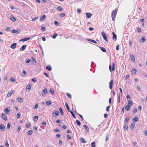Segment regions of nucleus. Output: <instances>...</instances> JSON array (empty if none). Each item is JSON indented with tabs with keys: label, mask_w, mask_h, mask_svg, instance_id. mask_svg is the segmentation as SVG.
I'll return each instance as SVG.
<instances>
[{
	"label": "nucleus",
	"mask_w": 147,
	"mask_h": 147,
	"mask_svg": "<svg viewBox=\"0 0 147 147\" xmlns=\"http://www.w3.org/2000/svg\"><path fill=\"white\" fill-rule=\"evenodd\" d=\"M131 107L129 106V105H126L125 107V109L127 111H129Z\"/></svg>",
	"instance_id": "nucleus-15"
},
{
	"label": "nucleus",
	"mask_w": 147,
	"mask_h": 147,
	"mask_svg": "<svg viewBox=\"0 0 147 147\" xmlns=\"http://www.w3.org/2000/svg\"><path fill=\"white\" fill-rule=\"evenodd\" d=\"M132 120L134 122L137 121L138 120V118L136 117H135L132 119Z\"/></svg>",
	"instance_id": "nucleus-28"
},
{
	"label": "nucleus",
	"mask_w": 147,
	"mask_h": 147,
	"mask_svg": "<svg viewBox=\"0 0 147 147\" xmlns=\"http://www.w3.org/2000/svg\"><path fill=\"white\" fill-rule=\"evenodd\" d=\"M128 105L129 106L131 107V106L133 105V103L132 101L131 100L128 101Z\"/></svg>",
	"instance_id": "nucleus-38"
},
{
	"label": "nucleus",
	"mask_w": 147,
	"mask_h": 147,
	"mask_svg": "<svg viewBox=\"0 0 147 147\" xmlns=\"http://www.w3.org/2000/svg\"><path fill=\"white\" fill-rule=\"evenodd\" d=\"M83 126L85 128V129L87 130V132H89V128L88 127L85 125H84Z\"/></svg>",
	"instance_id": "nucleus-27"
},
{
	"label": "nucleus",
	"mask_w": 147,
	"mask_h": 147,
	"mask_svg": "<svg viewBox=\"0 0 147 147\" xmlns=\"http://www.w3.org/2000/svg\"><path fill=\"white\" fill-rule=\"evenodd\" d=\"M33 133V131L32 130H30L27 132V133L28 135H31Z\"/></svg>",
	"instance_id": "nucleus-32"
},
{
	"label": "nucleus",
	"mask_w": 147,
	"mask_h": 147,
	"mask_svg": "<svg viewBox=\"0 0 147 147\" xmlns=\"http://www.w3.org/2000/svg\"><path fill=\"white\" fill-rule=\"evenodd\" d=\"M65 106L66 107L67 109L68 110V111L69 112L70 111V109H69V107L68 106V104L67 103H65Z\"/></svg>",
	"instance_id": "nucleus-31"
},
{
	"label": "nucleus",
	"mask_w": 147,
	"mask_h": 147,
	"mask_svg": "<svg viewBox=\"0 0 147 147\" xmlns=\"http://www.w3.org/2000/svg\"><path fill=\"white\" fill-rule=\"evenodd\" d=\"M66 94H67V96L69 98H71V96L70 94H69V93H67Z\"/></svg>",
	"instance_id": "nucleus-50"
},
{
	"label": "nucleus",
	"mask_w": 147,
	"mask_h": 147,
	"mask_svg": "<svg viewBox=\"0 0 147 147\" xmlns=\"http://www.w3.org/2000/svg\"><path fill=\"white\" fill-rule=\"evenodd\" d=\"M21 113L20 112H18L17 114V116L18 118H19L21 116Z\"/></svg>",
	"instance_id": "nucleus-46"
},
{
	"label": "nucleus",
	"mask_w": 147,
	"mask_h": 147,
	"mask_svg": "<svg viewBox=\"0 0 147 147\" xmlns=\"http://www.w3.org/2000/svg\"><path fill=\"white\" fill-rule=\"evenodd\" d=\"M10 111L7 108H5V113L7 114H8L9 113Z\"/></svg>",
	"instance_id": "nucleus-13"
},
{
	"label": "nucleus",
	"mask_w": 147,
	"mask_h": 147,
	"mask_svg": "<svg viewBox=\"0 0 147 147\" xmlns=\"http://www.w3.org/2000/svg\"><path fill=\"white\" fill-rule=\"evenodd\" d=\"M80 141L81 142L85 143H86V141L83 138H81L80 139Z\"/></svg>",
	"instance_id": "nucleus-33"
},
{
	"label": "nucleus",
	"mask_w": 147,
	"mask_h": 147,
	"mask_svg": "<svg viewBox=\"0 0 147 147\" xmlns=\"http://www.w3.org/2000/svg\"><path fill=\"white\" fill-rule=\"evenodd\" d=\"M108 116V115L107 114H105L104 115V116L105 118H107Z\"/></svg>",
	"instance_id": "nucleus-55"
},
{
	"label": "nucleus",
	"mask_w": 147,
	"mask_h": 147,
	"mask_svg": "<svg viewBox=\"0 0 147 147\" xmlns=\"http://www.w3.org/2000/svg\"><path fill=\"white\" fill-rule=\"evenodd\" d=\"M86 40L88 41H90L94 43H95V44L97 43V42H96V41H95L94 40H93L90 39H87Z\"/></svg>",
	"instance_id": "nucleus-23"
},
{
	"label": "nucleus",
	"mask_w": 147,
	"mask_h": 147,
	"mask_svg": "<svg viewBox=\"0 0 147 147\" xmlns=\"http://www.w3.org/2000/svg\"><path fill=\"white\" fill-rule=\"evenodd\" d=\"M63 35H64V34H57L54 33L53 35L52 36V37H57V36H63Z\"/></svg>",
	"instance_id": "nucleus-11"
},
{
	"label": "nucleus",
	"mask_w": 147,
	"mask_h": 147,
	"mask_svg": "<svg viewBox=\"0 0 147 147\" xmlns=\"http://www.w3.org/2000/svg\"><path fill=\"white\" fill-rule=\"evenodd\" d=\"M32 59L33 61V62H34V64L35 65H36L37 63L34 57H32Z\"/></svg>",
	"instance_id": "nucleus-34"
},
{
	"label": "nucleus",
	"mask_w": 147,
	"mask_h": 147,
	"mask_svg": "<svg viewBox=\"0 0 147 147\" xmlns=\"http://www.w3.org/2000/svg\"><path fill=\"white\" fill-rule=\"evenodd\" d=\"M59 110L60 112V113H61V115H63L64 114V113H63V110L61 108H59Z\"/></svg>",
	"instance_id": "nucleus-36"
},
{
	"label": "nucleus",
	"mask_w": 147,
	"mask_h": 147,
	"mask_svg": "<svg viewBox=\"0 0 147 147\" xmlns=\"http://www.w3.org/2000/svg\"><path fill=\"white\" fill-rule=\"evenodd\" d=\"M92 147H95V142H92L91 144Z\"/></svg>",
	"instance_id": "nucleus-43"
},
{
	"label": "nucleus",
	"mask_w": 147,
	"mask_h": 147,
	"mask_svg": "<svg viewBox=\"0 0 147 147\" xmlns=\"http://www.w3.org/2000/svg\"><path fill=\"white\" fill-rule=\"evenodd\" d=\"M129 118L128 116H127V117H126L125 118V121L124 123H127L129 121Z\"/></svg>",
	"instance_id": "nucleus-14"
},
{
	"label": "nucleus",
	"mask_w": 147,
	"mask_h": 147,
	"mask_svg": "<svg viewBox=\"0 0 147 147\" xmlns=\"http://www.w3.org/2000/svg\"><path fill=\"white\" fill-rule=\"evenodd\" d=\"M46 69H47L49 71H51V69H52V68L50 66H47L46 67Z\"/></svg>",
	"instance_id": "nucleus-30"
},
{
	"label": "nucleus",
	"mask_w": 147,
	"mask_h": 147,
	"mask_svg": "<svg viewBox=\"0 0 147 147\" xmlns=\"http://www.w3.org/2000/svg\"><path fill=\"white\" fill-rule=\"evenodd\" d=\"M0 129H1L2 131H4L5 130V126L3 124H0Z\"/></svg>",
	"instance_id": "nucleus-5"
},
{
	"label": "nucleus",
	"mask_w": 147,
	"mask_h": 147,
	"mask_svg": "<svg viewBox=\"0 0 147 147\" xmlns=\"http://www.w3.org/2000/svg\"><path fill=\"white\" fill-rule=\"evenodd\" d=\"M113 80H111L109 83V88L111 89H112L113 88Z\"/></svg>",
	"instance_id": "nucleus-6"
},
{
	"label": "nucleus",
	"mask_w": 147,
	"mask_h": 147,
	"mask_svg": "<svg viewBox=\"0 0 147 147\" xmlns=\"http://www.w3.org/2000/svg\"><path fill=\"white\" fill-rule=\"evenodd\" d=\"M49 91L52 95L54 93V90L52 89H51L49 90Z\"/></svg>",
	"instance_id": "nucleus-45"
},
{
	"label": "nucleus",
	"mask_w": 147,
	"mask_h": 147,
	"mask_svg": "<svg viewBox=\"0 0 147 147\" xmlns=\"http://www.w3.org/2000/svg\"><path fill=\"white\" fill-rule=\"evenodd\" d=\"M20 32V30L19 29H17L16 30H15L14 29H13L11 31V32L12 33H15L16 34H18Z\"/></svg>",
	"instance_id": "nucleus-4"
},
{
	"label": "nucleus",
	"mask_w": 147,
	"mask_h": 147,
	"mask_svg": "<svg viewBox=\"0 0 147 147\" xmlns=\"http://www.w3.org/2000/svg\"><path fill=\"white\" fill-rule=\"evenodd\" d=\"M30 126V125L28 123L26 125V126L27 128H28Z\"/></svg>",
	"instance_id": "nucleus-62"
},
{
	"label": "nucleus",
	"mask_w": 147,
	"mask_h": 147,
	"mask_svg": "<svg viewBox=\"0 0 147 147\" xmlns=\"http://www.w3.org/2000/svg\"><path fill=\"white\" fill-rule=\"evenodd\" d=\"M137 30L138 32H141V28H138L137 29Z\"/></svg>",
	"instance_id": "nucleus-63"
},
{
	"label": "nucleus",
	"mask_w": 147,
	"mask_h": 147,
	"mask_svg": "<svg viewBox=\"0 0 147 147\" xmlns=\"http://www.w3.org/2000/svg\"><path fill=\"white\" fill-rule=\"evenodd\" d=\"M21 129V127L20 126H18V130L17 131L18 132H19L20 129Z\"/></svg>",
	"instance_id": "nucleus-56"
},
{
	"label": "nucleus",
	"mask_w": 147,
	"mask_h": 147,
	"mask_svg": "<svg viewBox=\"0 0 147 147\" xmlns=\"http://www.w3.org/2000/svg\"><path fill=\"white\" fill-rule=\"evenodd\" d=\"M136 72V70L135 69H133L131 70V72L133 74H135Z\"/></svg>",
	"instance_id": "nucleus-44"
},
{
	"label": "nucleus",
	"mask_w": 147,
	"mask_h": 147,
	"mask_svg": "<svg viewBox=\"0 0 147 147\" xmlns=\"http://www.w3.org/2000/svg\"><path fill=\"white\" fill-rule=\"evenodd\" d=\"M10 80L13 82H15L16 81L15 79L13 77H11L10 79Z\"/></svg>",
	"instance_id": "nucleus-35"
},
{
	"label": "nucleus",
	"mask_w": 147,
	"mask_h": 147,
	"mask_svg": "<svg viewBox=\"0 0 147 147\" xmlns=\"http://www.w3.org/2000/svg\"><path fill=\"white\" fill-rule=\"evenodd\" d=\"M59 113L58 111H55L52 113V115L54 117H56L57 116L59 115Z\"/></svg>",
	"instance_id": "nucleus-2"
},
{
	"label": "nucleus",
	"mask_w": 147,
	"mask_h": 147,
	"mask_svg": "<svg viewBox=\"0 0 147 147\" xmlns=\"http://www.w3.org/2000/svg\"><path fill=\"white\" fill-rule=\"evenodd\" d=\"M11 124L9 123H8L7 124V128L8 129H9L10 128Z\"/></svg>",
	"instance_id": "nucleus-40"
},
{
	"label": "nucleus",
	"mask_w": 147,
	"mask_h": 147,
	"mask_svg": "<svg viewBox=\"0 0 147 147\" xmlns=\"http://www.w3.org/2000/svg\"><path fill=\"white\" fill-rule=\"evenodd\" d=\"M135 123H132L130 127L132 128H134L135 127Z\"/></svg>",
	"instance_id": "nucleus-47"
},
{
	"label": "nucleus",
	"mask_w": 147,
	"mask_h": 147,
	"mask_svg": "<svg viewBox=\"0 0 147 147\" xmlns=\"http://www.w3.org/2000/svg\"><path fill=\"white\" fill-rule=\"evenodd\" d=\"M145 37H142V38L140 39V40L141 42H143L145 41Z\"/></svg>",
	"instance_id": "nucleus-24"
},
{
	"label": "nucleus",
	"mask_w": 147,
	"mask_h": 147,
	"mask_svg": "<svg viewBox=\"0 0 147 147\" xmlns=\"http://www.w3.org/2000/svg\"><path fill=\"white\" fill-rule=\"evenodd\" d=\"M26 45H23L21 48L20 49V50L21 51H23L26 48Z\"/></svg>",
	"instance_id": "nucleus-12"
},
{
	"label": "nucleus",
	"mask_w": 147,
	"mask_h": 147,
	"mask_svg": "<svg viewBox=\"0 0 147 147\" xmlns=\"http://www.w3.org/2000/svg\"><path fill=\"white\" fill-rule=\"evenodd\" d=\"M110 107L109 106H108L107 107L106 109L107 111H109Z\"/></svg>",
	"instance_id": "nucleus-59"
},
{
	"label": "nucleus",
	"mask_w": 147,
	"mask_h": 147,
	"mask_svg": "<svg viewBox=\"0 0 147 147\" xmlns=\"http://www.w3.org/2000/svg\"><path fill=\"white\" fill-rule=\"evenodd\" d=\"M17 43H14L11 45V48L12 49H14L16 47V45Z\"/></svg>",
	"instance_id": "nucleus-8"
},
{
	"label": "nucleus",
	"mask_w": 147,
	"mask_h": 147,
	"mask_svg": "<svg viewBox=\"0 0 147 147\" xmlns=\"http://www.w3.org/2000/svg\"><path fill=\"white\" fill-rule=\"evenodd\" d=\"M34 108L36 109H37L38 107V104H36L34 106Z\"/></svg>",
	"instance_id": "nucleus-49"
},
{
	"label": "nucleus",
	"mask_w": 147,
	"mask_h": 147,
	"mask_svg": "<svg viewBox=\"0 0 147 147\" xmlns=\"http://www.w3.org/2000/svg\"><path fill=\"white\" fill-rule=\"evenodd\" d=\"M115 65L114 63H113L112 71H114L115 70Z\"/></svg>",
	"instance_id": "nucleus-41"
},
{
	"label": "nucleus",
	"mask_w": 147,
	"mask_h": 147,
	"mask_svg": "<svg viewBox=\"0 0 147 147\" xmlns=\"http://www.w3.org/2000/svg\"><path fill=\"white\" fill-rule=\"evenodd\" d=\"M26 90H29V91H30L31 90V86L29 84H28L26 86Z\"/></svg>",
	"instance_id": "nucleus-17"
},
{
	"label": "nucleus",
	"mask_w": 147,
	"mask_h": 147,
	"mask_svg": "<svg viewBox=\"0 0 147 147\" xmlns=\"http://www.w3.org/2000/svg\"><path fill=\"white\" fill-rule=\"evenodd\" d=\"M46 18V16L45 15H43L40 18V21H41L44 20Z\"/></svg>",
	"instance_id": "nucleus-18"
},
{
	"label": "nucleus",
	"mask_w": 147,
	"mask_h": 147,
	"mask_svg": "<svg viewBox=\"0 0 147 147\" xmlns=\"http://www.w3.org/2000/svg\"><path fill=\"white\" fill-rule=\"evenodd\" d=\"M127 100H128V101L131 100V97L129 94H127Z\"/></svg>",
	"instance_id": "nucleus-25"
},
{
	"label": "nucleus",
	"mask_w": 147,
	"mask_h": 147,
	"mask_svg": "<svg viewBox=\"0 0 147 147\" xmlns=\"http://www.w3.org/2000/svg\"><path fill=\"white\" fill-rule=\"evenodd\" d=\"M46 122L45 121H44L42 123V124L44 126H45L46 125Z\"/></svg>",
	"instance_id": "nucleus-57"
},
{
	"label": "nucleus",
	"mask_w": 147,
	"mask_h": 147,
	"mask_svg": "<svg viewBox=\"0 0 147 147\" xmlns=\"http://www.w3.org/2000/svg\"><path fill=\"white\" fill-rule=\"evenodd\" d=\"M65 14L64 13H61L60 15V16L62 17H63L65 16Z\"/></svg>",
	"instance_id": "nucleus-60"
},
{
	"label": "nucleus",
	"mask_w": 147,
	"mask_h": 147,
	"mask_svg": "<svg viewBox=\"0 0 147 147\" xmlns=\"http://www.w3.org/2000/svg\"><path fill=\"white\" fill-rule=\"evenodd\" d=\"M38 116H34V117H33V119L34 121H35V120L36 119H37H37H38Z\"/></svg>",
	"instance_id": "nucleus-52"
},
{
	"label": "nucleus",
	"mask_w": 147,
	"mask_h": 147,
	"mask_svg": "<svg viewBox=\"0 0 147 147\" xmlns=\"http://www.w3.org/2000/svg\"><path fill=\"white\" fill-rule=\"evenodd\" d=\"M76 123L78 126L80 125L81 124V122L78 120H77L76 121Z\"/></svg>",
	"instance_id": "nucleus-39"
},
{
	"label": "nucleus",
	"mask_w": 147,
	"mask_h": 147,
	"mask_svg": "<svg viewBox=\"0 0 147 147\" xmlns=\"http://www.w3.org/2000/svg\"><path fill=\"white\" fill-rule=\"evenodd\" d=\"M38 18V17H36L35 18H33L32 19V20L33 21H34L36 20Z\"/></svg>",
	"instance_id": "nucleus-54"
},
{
	"label": "nucleus",
	"mask_w": 147,
	"mask_h": 147,
	"mask_svg": "<svg viewBox=\"0 0 147 147\" xmlns=\"http://www.w3.org/2000/svg\"><path fill=\"white\" fill-rule=\"evenodd\" d=\"M15 91L13 90H11L9 92L7 96V97H9L11 96L12 94L15 92Z\"/></svg>",
	"instance_id": "nucleus-3"
},
{
	"label": "nucleus",
	"mask_w": 147,
	"mask_h": 147,
	"mask_svg": "<svg viewBox=\"0 0 147 147\" xmlns=\"http://www.w3.org/2000/svg\"><path fill=\"white\" fill-rule=\"evenodd\" d=\"M16 100H17L18 102H23V99L22 98H17Z\"/></svg>",
	"instance_id": "nucleus-22"
},
{
	"label": "nucleus",
	"mask_w": 147,
	"mask_h": 147,
	"mask_svg": "<svg viewBox=\"0 0 147 147\" xmlns=\"http://www.w3.org/2000/svg\"><path fill=\"white\" fill-rule=\"evenodd\" d=\"M43 92L45 94H47L48 93L47 89L46 88H45L43 90Z\"/></svg>",
	"instance_id": "nucleus-26"
},
{
	"label": "nucleus",
	"mask_w": 147,
	"mask_h": 147,
	"mask_svg": "<svg viewBox=\"0 0 147 147\" xmlns=\"http://www.w3.org/2000/svg\"><path fill=\"white\" fill-rule=\"evenodd\" d=\"M119 44H117L116 47V49L117 50H119Z\"/></svg>",
	"instance_id": "nucleus-64"
},
{
	"label": "nucleus",
	"mask_w": 147,
	"mask_h": 147,
	"mask_svg": "<svg viewBox=\"0 0 147 147\" xmlns=\"http://www.w3.org/2000/svg\"><path fill=\"white\" fill-rule=\"evenodd\" d=\"M102 35L103 37H107V35L106 34L103 32H101Z\"/></svg>",
	"instance_id": "nucleus-48"
},
{
	"label": "nucleus",
	"mask_w": 147,
	"mask_h": 147,
	"mask_svg": "<svg viewBox=\"0 0 147 147\" xmlns=\"http://www.w3.org/2000/svg\"><path fill=\"white\" fill-rule=\"evenodd\" d=\"M54 24L55 25H58L59 24V23H58V22L57 21H55L54 22Z\"/></svg>",
	"instance_id": "nucleus-58"
},
{
	"label": "nucleus",
	"mask_w": 147,
	"mask_h": 147,
	"mask_svg": "<svg viewBox=\"0 0 147 147\" xmlns=\"http://www.w3.org/2000/svg\"><path fill=\"white\" fill-rule=\"evenodd\" d=\"M117 10L116 9L113 10L112 12L111 17L112 20L113 21H114L116 15L117 14Z\"/></svg>",
	"instance_id": "nucleus-1"
},
{
	"label": "nucleus",
	"mask_w": 147,
	"mask_h": 147,
	"mask_svg": "<svg viewBox=\"0 0 147 147\" xmlns=\"http://www.w3.org/2000/svg\"><path fill=\"white\" fill-rule=\"evenodd\" d=\"M31 80L33 82L35 83L37 81L34 78H32Z\"/></svg>",
	"instance_id": "nucleus-61"
},
{
	"label": "nucleus",
	"mask_w": 147,
	"mask_h": 147,
	"mask_svg": "<svg viewBox=\"0 0 147 147\" xmlns=\"http://www.w3.org/2000/svg\"><path fill=\"white\" fill-rule=\"evenodd\" d=\"M123 128L126 130H127V129L128 128V125L127 123H124Z\"/></svg>",
	"instance_id": "nucleus-19"
},
{
	"label": "nucleus",
	"mask_w": 147,
	"mask_h": 147,
	"mask_svg": "<svg viewBox=\"0 0 147 147\" xmlns=\"http://www.w3.org/2000/svg\"><path fill=\"white\" fill-rule=\"evenodd\" d=\"M130 57L131 58V60L133 61H134L135 60V57L134 56L131 55Z\"/></svg>",
	"instance_id": "nucleus-21"
},
{
	"label": "nucleus",
	"mask_w": 147,
	"mask_h": 147,
	"mask_svg": "<svg viewBox=\"0 0 147 147\" xmlns=\"http://www.w3.org/2000/svg\"><path fill=\"white\" fill-rule=\"evenodd\" d=\"M1 117L2 119H4L5 121H6L7 120V117L6 115L3 113H2L1 115Z\"/></svg>",
	"instance_id": "nucleus-9"
},
{
	"label": "nucleus",
	"mask_w": 147,
	"mask_h": 147,
	"mask_svg": "<svg viewBox=\"0 0 147 147\" xmlns=\"http://www.w3.org/2000/svg\"><path fill=\"white\" fill-rule=\"evenodd\" d=\"M100 49L101 50L104 52H106V49L104 47H100Z\"/></svg>",
	"instance_id": "nucleus-29"
},
{
	"label": "nucleus",
	"mask_w": 147,
	"mask_h": 147,
	"mask_svg": "<svg viewBox=\"0 0 147 147\" xmlns=\"http://www.w3.org/2000/svg\"><path fill=\"white\" fill-rule=\"evenodd\" d=\"M77 12L78 13H81L82 11H81V10L80 9H77Z\"/></svg>",
	"instance_id": "nucleus-53"
},
{
	"label": "nucleus",
	"mask_w": 147,
	"mask_h": 147,
	"mask_svg": "<svg viewBox=\"0 0 147 147\" xmlns=\"http://www.w3.org/2000/svg\"><path fill=\"white\" fill-rule=\"evenodd\" d=\"M57 9L58 11H60L63 9V8L61 6H59L57 7Z\"/></svg>",
	"instance_id": "nucleus-42"
},
{
	"label": "nucleus",
	"mask_w": 147,
	"mask_h": 147,
	"mask_svg": "<svg viewBox=\"0 0 147 147\" xmlns=\"http://www.w3.org/2000/svg\"><path fill=\"white\" fill-rule=\"evenodd\" d=\"M30 39V37H27L26 38L22 39L20 40L19 41H23V42H25L27 40H29Z\"/></svg>",
	"instance_id": "nucleus-7"
},
{
	"label": "nucleus",
	"mask_w": 147,
	"mask_h": 147,
	"mask_svg": "<svg viewBox=\"0 0 147 147\" xmlns=\"http://www.w3.org/2000/svg\"><path fill=\"white\" fill-rule=\"evenodd\" d=\"M86 15L87 17L88 18H91V16L92 15V14L90 13H86Z\"/></svg>",
	"instance_id": "nucleus-10"
},
{
	"label": "nucleus",
	"mask_w": 147,
	"mask_h": 147,
	"mask_svg": "<svg viewBox=\"0 0 147 147\" xmlns=\"http://www.w3.org/2000/svg\"><path fill=\"white\" fill-rule=\"evenodd\" d=\"M70 113H71V115H72V116L73 117L76 119V117L75 115H74V113L73 112V111H69Z\"/></svg>",
	"instance_id": "nucleus-37"
},
{
	"label": "nucleus",
	"mask_w": 147,
	"mask_h": 147,
	"mask_svg": "<svg viewBox=\"0 0 147 147\" xmlns=\"http://www.w3.org/2000/svg\"><path fill=\"white\" fill-rule=\"evenodd\" d=\"M46 104L47 106H49L51 104V102L50 100H48L46 102Z\"/></svg>",
	"instance_id": "nucleus-16"
},
{
	"label": "nucleus",
	"mask_w": 147,
	"mask_h": 147,
	"mask_svg": "<svg viewBox=\"0 0 147 147\" xmlns=\"http://www.w3.org/2000/svg\"><path fill=\"white\" fill-rule=\"evenodd\" d=\"M5 143L6 146H7V147H8L9 146V144L8 143L7 141L5 142Z\"/></svg>",
	"instance_id": "nucleus-51"
},
{
	"label": "nucleus",
	"mask_w": 147,
	"mask_h": 147,
	"mask_svg": "<svg viewBox=\"0 0 147 147\" xmlns=\"http://www.w3.org/2000/svg\"><path fill=\"white\" fill-rule=\"evenodd\" d=\"M10 19L13 21H15L16 20V18L13 16H10Z\"/></svg>",
	"instance_id": "nucleus-20"
}]
</instances>
